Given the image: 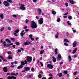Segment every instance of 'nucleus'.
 I'll return each mask as SVG.
<instances>
[{"mask_svg":"<svg viewBox=\"0 0 79 79\" xmlns=\"http://www.w3.org/2000/svg\"><path fill=\"white\" fill-rule=\"evenodd\" d=\"M31 27L32 29H35L37 27V25L36 24L35 22L32 21L31 22Z\"/></svg>","mask_w":79,"mask_h":79,"instance_id":"f257e3e1","label":"nucleus"},{"mask_svg":"<svg viewBox=\"0 0 79 79\" xmlns=\"http://www.w3.org/2000/svg\"><path fill=\"white\" fill-rule=\"evenodd\" d=\"M7 1H5L3 2V4L5 6H9V2L13 3V1L11 0H7Z\"/></svg>","mask_w":79,"mask_h":79,"instance_id":"f03ea898","label":"nucleus"},{"mask_svg":"<svg viewBox=\"0 0 79 79\" xmlns=\"http://www.w3.org/2000/svg\"><path fill=\"white\" fill-rule=\"evenodd\" d=\"M32 58L31 56H27V60L28 63H31L32 61Z\"/></svg>","mask_w":79,"mask_h":79,"instance_id":"7ed1b4c3","label":"nucleus"},{"mask_svg":"<svg viewBox=\"0 0 79 79\" xmlns=\"http://www.w3.org/2000/svg\"><path fill=\"white\" fill-rule=\"evenodd\" d=\"M32 44L31 42L26 41L23 44V45L24 46V45H29V44L32 45Z\"/></svg>","mask_w":79,"mask_h":79,"instance_id":"20e7f679","label":"nucleus"},{"mask_svg":"<svg viewBox=\"0 0 79 79\" xmlns=\"http://www.w3.org/2000/svg\"><path fill=\"white\" fill-rule=\"evenodd\" d=\"M39 24H43V18H41L40 19L38 20Z\"/></svg>","mask_w":79,"mask_h":79,"instance_id":"39448f33","label":"nucleus"},{"mask_svg":"<svg viewBox=\"0 0 79 79\" xmlns=\"http://www.w3.org/2000/svg\"><path fill=\"white\" fill-rule=\"evenodd\" d=\"M47 67L49 68H50V69H53V65L50 64H47Z\"/></svg>","mask_w":79,"mask_h":79,"instance_id":"423d86ee","label":"nucleus"},{"mask_svg":"<svg viewBox=\"0 0 79 79\" xmlns=\"http://www.w3.org/2000/svg\"><path fill=\"white\" fill-rule=\"evenodd\" d=\"M24 30H23L20 33V35L21 37H23L24 36V35H25V34H26V32H24Z\"/></svg>","mask_w":79,"mask_h":79,"instance_id":"0eeeda50","label":"nucleus"},{"mask_svg":"<svg viewBox=\"0 0 79 79\" xmlns=\"http://www.w3.org/2000/svg\"><path fill=\"white\" fill-rule=\"evenodd\" d=\"M24 69L25 71H28L31 69V68L29 67H25L24 68Z\"/></svg>","mask_w":79,"mask_h":79,"instance_id":"6e6552de","label":"nucleus"},{"mask_svg":"<svg viewBox=\"0 0 79 79\" xmlns=\"http://www.w3.org/2000/svg\"><path fill=\"white\" fill-rule=\"evenodd\" d=\"M77 45V42H76V41H74L73 42V47H75Z\"/></svg>","mask_w":79,"mask_h":79,"instance_id":"1a4fd4ad","label":"nucleus"},{"mask_svg":"<svg viewBox=\"0 0 79 79\" xmlns=\"http://www.w3.org/2000/svg\"><path fill=\"white\" fill-rule=\"evenodd\" d=\"M38 14L39 15H41V13H42V10L40 9H38Z\"/></svg>","mask_w":79,"mask_h":79,"instance_id":"9d476101","label":"nucleus"},{"mask_svg":"<svg viewBox=\"0 0 79 79\" xmlns=\"http://www.w3.org/2000/svg\"><path fill=\"white\" fill-rule=\"evenodd\" d=\"M61 58V56L60 54L58 55V56L57 57V60L58 61H59V60H60Z\"/></svg>","mask_w":79,"mask_h":79,"instance_id":"9b49d317","label":"nucleus"},{"mask_svg":"<svg viewBox=\"0 0 79 79\" xmlns=\"http://www.w3.org/2000/svg\"><path fill=\"white\" fill-rule=\"evenodd\" d=\"M3 70L4 72H5V73H6V72H8V69H7V67H4L3 68Z\"/></svg>","mask_w":79,"mask_h":79,"instance_id":"f8f14e48","label":"nucleus"},{"mask_svg":"<svg viewBox=\"0 0 79 79\" xmlns=\"http://www.w3.org/2000/svg\"><path fill=\"white\" fill-rule=\"evenodd\" d=\"M11 76H18V73H17L16 74L14 73H10Z\"/></svg>","mask_w":79,"mask_h":79,"instance_id":"ddd939ff","label":"nucleus"},{"mask_svg":"<svg viewBox=\"0 0 79 79\" xmlns=\"http://www.w3.org/2000/svg\"><path fill=\"white\" fill-rule=\"evenodd\" d=\"M13 45V43L7 44H6V47H10V45Z\"/></svg>","mask_w":79,"mask_h":79,"instance_id":"4468645a","label":"nucleus"},{"mask_svg":"<svg viewBox=\"0 0 79 79\" xmlns=\"http://www.w3.org/2000/svg\"><path fill=\"white\" fill-rule=\"evenodd\" d=\"M52 58H53L52 59V61L53 62H54V63H55L56 61V58L54 56H53L52 57Z\"/></svg>","mask_w":79,"mask_h":79,"instance_id":"2eb2a0df","label":"nucleus"},{"mask_svg":"<svg viewBox=\"0 0 79 79\" xmlns=\"http://www.w3.org/2000/svg\"><path fill=\"white\" fill-rule=\"evenodd\" d=\"M63 76V74L61 73H57V76H59V77H62Z\"/></svg>","mask_w":79,"mask_h":79,"instance_id":"dca6fc26","label":"nucleus"},{"mask_svg":"<svg viewBox=\"0 0 79 79\" xmlns=\"http://www.w3.org/2000/svg\"><path fill=\"white\" fill-rule=\"evenodd\" d=\"M0 58H1V59L4 61H5V62H7V60H6L5 59H4V58L3 57V56H0Z\"/></svg>","mask_w":79,"mask_h":79,"instance_id":"f3484780","label":"nucleus"},{"mask_svg":"<svg viewBox=\"0 0 79 79\" xmlns=\"http://www.w3.org/2000/svg\"><path fill=\"white\" fill-rule=\"evenodd\" d=\"M68 58H69V62H70L71 60H72V58H71V56H68Z\"/></svg>","mask_w":79,"mask_h":79,"instance_id":"a211bd4d","label":"nucleus"},{"mask_svg":"<svg viewBox=\"0 0 79 79\" xmlns=\"http://www.w3.org/2000/svg\"><path fill=\"white\" fill-rule=\"evenodd\" d=\"M23 68V66L21 65L17 67L18 69H21Z\"/></svg>","mask_w":79,"mask_h":79,"instance_id":"6ab92c4d","label":"nucleus"},{"mask_svg":"<svg viewBox=\"0 0 79 79\" xmlns=\"http://www.w3.org/2000/svg\"><path fill=\"white\" fill-rule=\"evenodd\" d=\"M59 36V33L57 32V34L55 35V37L56 39H58V36Z\"/></svg>","mask_w":79,"mask_h":79,"instance_id":"aec40b11","label":"nucleus"},{"mask_svg":"<svg viewBox=\"0 0 79 79\" xmlns=\"http://www.w3.org/2000/svg\"><path fill=\"white\" fill-rule=\"evenodd\" d=\"M20 9L22 10H24L26 9V7L23 6H21L20 7Z\"/></svg>","mask_w":79,"mask_h":79,"instance_id":"412c9836","label":"nucleus"},{"mask_svg":"<svg viewBox=\"0 0 79 79\" xmlns=\"http://www.w3.org/2000/svg\"><path fill=\"white\" fill-rule=\"evenodd\" d=\"M76 51H77V48H75L73 50V54H74L75 53H76Z\"/></svg>","mask_w":79,"mask_h":79,"instance_id":"4be33fe9","label":"nucleus"},{"mask_svg":"<svg viewBox=\"0 0 79 79\" xmlns=\"http://www.w3.org/2000/svg\"><path fill=\"white\" fill-rule=\"evenodd\" d=\"M58 54V49L56 48L55 49V55H56Z\"/></svg>","mask_w":79,"mask_h":79,"instance_id":"5701e85b","label":"nucleus"},{"mask_svg":"<svg viewBox=\"0 0 79 79\" xmlns=\"http://www.w3.org/2000/svg\"><path fill=\"white\" fill-rule=\"evenodd\" d=\"M12 58H13V57L11 56V55H10L8 57V60H11V59H12Z\"/></svg>","mask_w":79,"mask_h":79,"instance_id":"b1692460","label":"nucleus"},{"mask_svg":"<svg viewBox=\"0 0 79 79\" xmlns=\"http://www.w3.org/2000/svg\"><path fill=\"white\" fill-rule=\"evenodd\" d=\"M52 15H56V12L54 10H52Z\"/></svg>","mask_w":79,"mask_h":79,"instance_id":"393cba45","label":"nucleus"},{"mask_svg":"<svg viewBox=\"0 0 79 79\" xmlns=\"http://www.w3.org/2000/svg\"><path fill=\"white\" fill-rule=\"evenodd\" d=\"M25 65V63L23 61H21V65L24 66Z\"/></svg>","mask_w":79,"mask_h":79,"instance_id":"a878e982","label":"nucleus"},{"mask_svg":"<svg viewBox=\"0 0 79 79\" xmlns=\"http://www.w3.org/2000/svg\"><path fill=\"white\" fill-rule=\"evenodd\" d=\"M15 44L17 45H19L20 44V43L18 41H16L15 42Z\"/></svg>","mask_w":79,"mask_h":79,"instance_id":"bb28decb","label":"nucleus"},{"mask_svg":"<svg viewBox=\"0 0 79 79\" xmlns=\"http://www.w3.org/2000/svg\"><path fill=\"white\" fill-rule=\"evenodd\" d=\"M44 52V50H42L40 52V55H42Z\"/></svg>","mask_w":79,"mask_h":79,"instance_id":"cd10ccee","label":"nucleus"},{"mask_svg":"<svg viewBox=\"0 0 79 79\" xmlns=\"http://www.w3.org/2000/svg\"><path fill=\"white\" fill-rule=\"evenodd\" d=\"M19 30L17 29V30H15V33H17V34H18V32H19Z\"/></svg>","mask_w":79,"mask_h":79,"instance_id":"c85d7f7f","label":"nucleus"},{"mask_svg":"<svg viewBox=\"0 0 79 79\" xmlns=\"http://www.w3.org/2000/svg\"><path fill=\"white\" fill-rule=\"evenodd\" d=\"M70 3H71V4H74V3H75V2H74V1L73 0H72L71 1H70Z\"/></svg>","mask_w":79,"mask_h":79,"instance_id":"c756f323","label":"nucleus"},{"mask_svg":"<svg viewBox=\"0 0 79 79\" xmlns=\"http://www.w3.org/2000/svg\"><path fill=\"white\" fill-rule=\"evenodd\" d=\"M64 42H69V40H68L66 39H64Z\"/></svg>","mask_w":79,"mask_h":79,"instance_id":"7c9ffc66","label":"nucleus"},{"mask_svg":"<svg viewBox=\"0 0 79 79\" xmlns=\"http://www.w3.org/2000/svg\"><path fill=\"white\" fill-rule=\"evenodd\" d=\"M3 14H1L0 15V17L2 19V18H3L4 17Z\"/></svg>","mask_w":79,"mask_h":79,"instance_id":"2f4dec72","label":"nucleus"},{"mask_svg":"<svg viewBox=\"0 0 79 79\" xmlns=\"http://www.w3.org/2000/svg\"><path fill=\"white\" fill-rule=\"evenodd\" d=\"M67 23L68 24V25L69 26H71L72 25V24H71V23H69V21H67Z\"/></svg>","mask_w":79,"mask_h":79,"instance_id":"473e14b6","label":"nucleus"},{"mask_svg":"<svg viewBox=\"0 0 79 79\" xmlns=\"http://www.w3.org/2000/svg\"><path fill=\"white\" fill-rule=\"evenodd\" d=\"M38 77L39 78H42V75L40 73L38 75Z\"/></svg>","mask_w":79,"mask_h":79,"instance_id":"72a5a7b5","label":"nucleus"},{"mask_svg":"<svg viewBox=\"0 0 79 79\" xmlns=\"http://www.w3.org/2000/svg\"><path fill=\"white\" fill-rule=\"evenodd\" d=\"M69 19H73V17H72V16H69L68 17Z\"/></svg>","mask_w":79,"mask_h":79,"instance_id":"f704fd0d","label":"nucleus"},{"mask_svg":"<svg viewBox=\"0 0 79 79\" xmlns=\"http://www.w3.org/2000/svg\"><path fill=\"white\" fill-rule=\"evenodd\" d=\"M10 40L12 41H15L16 40V39H15V38H12L10 39Z\"/></svg>","mask_w":79,"mask_h":79,"instance_id":"c9c22d12","label":"nucleus"},{"mask_svg":"<svg viewBox=\"0 0 79 79\" xmlns=\"http://www.w3.org/2000/svg\"><path fill=\"white\" fill-rule=\"evenodd\" d=\"M4 29H5V27H3L1 29V32H2V31H3V30H4Z\"/></svg>","mask_w":79,"mask_h":79,"instance_id":"e433bc0d","label":"nucleus"},{"mask_svg":"<svg viewBox=\"0 0 79 79\" xmlns=\"http://www.w3.org/2000/svg\"><path fill=\"white\" fill-rule=\"evenodd\" d=\"M57 22H60V21H61V19H60V18H58V19L57 20Z\"/></svg>","mask_w":79,"mask_h":79,"instance_id":"4c0bfd02","label":"nucleus"},{"mask_svg":"<svg viewBox=\"0 0 79 79\" xmlns=\"http://www.w3.org/2000/svg\"><path fill=\"white\" fill-rule=\"evenodd\" d=\"M64 73L65 74H68V71L66 70H65L64 71Z\"/></svg>","mask_w":79,"mask_h":79,"instance_id":"58836bf2","label":"nucleus"},{"mask_svg":"<svg viewBox=\"0 0 79 79\" xmlns=\"http://www.w3.org/2000/svg\"><path fill=\"white\" fill-rule=\"evenodd\" d=\"M7 79H12V76H8L7 77Z\"/></svg>","mask_w":79,"mask_h":79,"instance_id":"ea45409f","label":"nucleus"},{"mask_svg":"<svg viewBox=\"0 0 79 79\" xmlns=\"http://www.w3.org/2000/svg\"><path fill=\"white\" fill-rule=\"evenodd\" d=\"M66 35L67 37H68V36H69V33L68 32H67Z\"/></svg>","mask_w":79,"mask_h":79,"instance_id":"a19ab883","label":"nucleus"},{"mask_svg":"<svg viewBox=\"0 0 79 79\" xmlns=\"http://www.w3.org/2000/svg\"><path fill=\"white\" fill-rule=\"evenodd\" d=\"M4 47H6V42L4 41L3 42Z\"/></svg>","mask_w":79,"mask_h":79,"instance_id":"79ce46f5","label":"nucleus"},{"mask_svg":"<svg viewBox=\"0 0 79 79\" xmlns=\"http://www.w3.org/2000/svg\"><path fill=\"white\" fill-rule=\"evenodd\" d=\"M7 22H10V23H12L13 21H12V20H10V19H8L7 20Z\"/></svg>","mask_w":79,"mask_h":79,"instance_id":"37998d69","label":"nucleus"},{"mask_svg":"<svg viewBox=\"0 0 79 79\" xmlns=\"http://www.w3.org/2000/svg\"><path fill=\"white\" fill-rule=\"evenodd\" d=\"M14 35L16 36V37H17V36H18V35H17V34H16V33H14Z\"/></svg>","mask_w":79,"mask_h":79,"instance_id":"c03bdc74","label":"nucleus"},{"mask_svg":"<svg viewBox=\"0 0 79 79\" xmlns=\"http://www.w3.org/2000/svg\"><path fill=\"white\" fill-rule=\"evenodd\" d=\"M49 76L50 77H52L53 76V75L52 73H50L49 74Z\"/></svg>","mask_w":79,"mask_h":79,"instance_id":"a18cd8bd","label":"nucleus"},{"mask_svg":"<svg viewBox=\"0 0 79 79\" xmlns=\"http://www.w3.org/2000/svg\"><path fill=\"white\" fill-rule=\"evenodd\" d=\"M16 77H14L13 76H12V79H16Z\"/></svg>","mask_w":79,"mask_h":79,"instance_id":"49530a36","label":"nucleus"},{"mask_svg":"<svg viewBox=\"0 0 79 79\" xmlns=\"http://www.w3.org/2000/svg\"><path fill=\"white\" fill-rule=\"evenodd\" d=\"M7 28L8 29V30H11V28L10 27H7Z\"/></svg>","mask_w":79,"mask_h":79,"instance_id":"de8ad7c7","label":"nucleus"},{"mask_svg":"<svg viewBox=\"0 0 79 79\" xmlns=\"http://www.w3.org/2000/svg\"><path fill=\"white\" fill-rule=\"evenodd\" d=\"M17 52H21V49H18V50H17Z\"/></svg>","mask_w":79,"mask_h":79,"instance_id":"09e8293b","label":"nucleus"},{"mask_svg":"<svg viewBox=\"0 0 79 79\" xmlns=\"http://www.w3.org/2000/svg\"><path fill=\"white\" fill-rule=\"evenodd\" d=\"M24 63L25 64H27V60H24Z\"/></svg>","mask_w":79,"mask_h":79,"instance_id":"8fccbe9b","label":"nucleus"},{"mask_svg":"<svg viewBox=\"0 0 79 79\" xmlns=\"http://www.w3.org/2000/svg\"><path fill=\"white\" fill-rule=\"evenodd\" d=\"M73 31V32L74 33H76V30L73 29V28H72Z\"/></svg>","mask_w":79,"mask_h":79,"instance_id":"3c124183","label":"nucleus"},{"mask_svg":"<svg viewBox=\"0 0 79 79\" xmlns=\"http://www.w3.org/2000/svg\"><path fill=\"white\" fill-rule=\"evenodd\" d=\"M77 72H75L74 73H73V75H76V74H77Z\"/></svg>","mask_w":79,"mask_h":79,"instance_id":"603ef678","label":"nucleus"},{"mask_svg":"<svg viewBox=\"0 0 79 79\" xmlns=\"http://www.w3.org/2000/svg\"><path fill=\"white\" fill-rule=\"evenodd\" d=\"M13 17H14V18H16V17H17V15H13Z\"/></svg>","mask_w":79,"mask_h":79,"instance_id":"864d4df0","label":"nucleus"},{"mask_svg":"<svg viewBox=\"0 0 79 79\" xmlns=\"http://www.w3.org/2000/svg\"><path fill=\"white\" fill-rule=\"evenodd\" d=\"M64 45H65V46H68V44L66 43H65L64 44Z\"/></svg>","mask_w":79,"mask_h":79,"instance_id":"5fc2aeb1","label":"nucleus"},{"mask_svg":"<svg viewBox=\"0 0 79 79\" xmlns=\"http://www.w3.org/2000/svg\"><path fill=\"white\" fill-rule=\"evenodd\" d=\"M7 53H8V55H10V54H11V52H10L8 51V52H7Z\"/></svg>","mask_w":79,"mask_h":79,"instance_id":"6e6d98bb","label":"nucleus"},{"mask_svg":"<svg viewBox=\"0 0 79 79\" xmlns=\"http://www.w3.org/2000/svg\"><path fill=\"white\" fill-rule=\"evenodd\" d=\"M65 4L66 6V7L68 6V3L66 2L65 3Z\"/></svg>","mask_w":79,"mask_h":79,"instance_id":"4d7b16f0","label":"nucleus"},{"mask_svg":"<svg viewBox=\"0 0 79 79\" xmlns=\"http://www.w3.org/2000/svg\"><path fill=\"white\" fill-rule=\"evenodd\" d=\"M10 67L11 68H15V65H14L13 64L11 65H10Z\"/></svg>","mask_w":79,"mask_h":79,"instance_id":"13d9d810","label":"nucleus"},{"mask_svg":"<svg viewBox=\"0 0 79 79\" xmlns=\"http://www.w3.org/2000/svg\"><path fill=\"white\" fill-rule=\"evenodd\" d=\"M28 22H29V20H28V19H26V22H25V23H28Z\"/></svg>","mask_w":79,"mask_h":79,"instance_id":"bf43d9fd","label":"nucleus"},{"mask_svg":"<svg viewBox=\"0 0 79 79\" xmlns=\"http://www.w3.org/2000/svg\"><path fill=\"white\" fill-rule=\"evenodd\" d=\"M18 62L17 61H16L14 62V63L15 64H18Z\"/></svg>","mask_w":79,"mask_h":79,"instance_id":"052dcab7","label":"nucleus"},{"mask_svg":"<svg viewBox=\"0 0 79 79\" xmlns=\"http://www.w3.org/2000/svg\"><path fill=\"white\" fill-rule=\"evenodd\" d=\"M31 70L32 71H35V69H34L33 68H31Z\"/></svg>","mask_w":79,"mask_h":79,"instance_id":"680f3d73","label":"nucleus"},{"mask_svg":"<svg viewBox=\"0 0 79 79\" xmlns=\"http://www.w3.org/2000/svg\"><path fill=\"white\" fill-rule=\"evenodd\" d=\"M33 2L34 3H35L37 2V0H33Z\"/></svg>","mask_w":79,"mask_h":79,"instance_id":"e2e57ef3","label":"nucleus"},{"mask_svg":"<svg viewBox=\"0 0 79 79\" xmlns=\"http://www.w3.org/2000/svg\"><path fill=\"white\" fill-rule=\"evenodd\" d=\"M53 79V77H49L48 79Z\"/></svg>","mask_w":79,"mask_h":79,"instance_id":"0e129e2a","label":"nucleus"},{"mask_svg":"<svg viewBox=\"0 0 79 79\" xmlns=\"http://www.w3.org/2000/svg\"><path fill=\"white\" fill-rule=\"evenodd\" d=\"M5 40L6 41V42H8L9 40L8 39H6Z\"/></svg>","mask_w":79,"mask_h":79,"instance_id":"69168bd1","label":"nucleus"},{"mask_svg":"<svg viewBox=\"0 0 79 79\" xmlns=\"http://www.w3.org/2000/svg\"><path fill=\"white\" fill-rule=\"evenodd\" d=\"M29 31V30L28 29H26V30H25V31L26 32H28V31Z\"/></svg>","mask_w":79,"mask_h":79,"instance_id":"338daca9","label":"nucleus"},{"mask_svg":"<svg viewBox=\"0 0 79 79\" xmlns=\"http://www.w3.org/2000/svg\"><path fill=\"white\" fill-rule=\"evenodd\" d=\"M20 6H23V7L25 6L23 4H21Z\"/></svg>","mask_w":79,"mask_h":79,"instance_id":"774afa93","label":"nucleus"}]
</instances>
